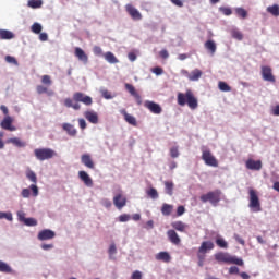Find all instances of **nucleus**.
<instances>
[{"label":"nucleus","instance_id":"obj_1","mask_svg":"<svg viewBox=\"0 0 279 279\" xmlns=\"http://www.w3.org/2000/svg\"><path fill=\"white\" fill-rule=\"evenodd\" d=\"M177 101L179 106H186L187 104L191 110L197 109V106H198L197 98L195 97V95L191 89H187L185 94L179 93L177 96Z\"/></svg>","mask_w":279,"mask_h":279},{"label":"nucleus","instance_id":"obj_38","mask_svg":"<svg viewBox=\"0 0 279 279\" xmlns=\"http://www.w3.org/2000/svg\"><path fill=\"white\" fill-rule=\"evenodd\" d=\"M267 12L269 14H271L272 16H279V5L278 4H274L271 7L267 8Z\"/></svg>","mask_w":279,"mask_h":279},{"label":"nucleus","instance_id":"obj_35","mask_svg":"<svg viewBox=\"0 0 279 279\" xmlns=\"http://www.w3.org/2000/svg\"><path fill=\"white\" fill-rule=\"evenodd\" d=\"M218 88L219 90H221L222 93H230L232 90V87H230V85H228V83L220 81L218 83Z\"/></svg>","mask_w":279,"mask_h":279},{"label":"nucleus","instance_id":"obj_64","mask_svg":"<svg viewBox=\"0 0 279 279\" xmlns=\"http://www.w3.org/2000/svg\"><path fill=\"white\" fill-rule=\"evenodd\" d=\"M229 274H239V267H236V266H231L230 268H229Z\"/></svg>","mask_w":279,"mask_h":279},{"label":"nucleus","instance_id":"obj_46","mask_svg":"<svg viewBox=\"0 0 279 279\" xmlns=\"http://www.w3.org/2000/svg\"><path fill=\"white\" fill-rule=\"evenodd\" d=\"M108 254H109L110 258H112V256H114V254H117V245L114 243L110 244Z\"/></svg>","mask_w":279,"mask_h":279},{"label":"nucleus","instance_id":"obj_15","mask_svg":"<svg viewBox=\"0 0 279 279\" xmlns=\"http://www.w3.org/2000/svg\"><path fill=\"white\" fill-rule=\"evenodd\" d=\"M245 166L246 169H250L251 171H260L263 169V161L248 159L246 160Z\"/></svg>","mask_w":279,"mask_h":279},{"label":"nucleus","instance_id":"obj_40","mask_svg":"<svg viewBox=\"0 0 279 279\" xmlns=\"http://www.w3.org/2000/svg\"><path fill=\"white\" fill-rule=\"evenodd\" d=\"M22 221H24L25 226H38V220H36V218H22Z\"/></svg>","mask_w":279,"mask_h":279},{"label":"nucleus","instance_id":"obj_10","mask_svg":"<svg viewBox=\"0 0 279 279\" xmlns=\"http://www.w3.org/2000/svg\"><path fill=\"white\" fill-rule=\"evenodd\" d=\"M113 204L116 208H118V210H122L123 208H125V206H128V197L123 195V192L117 193L113 196Z\"/></svg>","mask_w":279,"mask_h":279},{"label":"nucleus","instance_id":"obj_12","mask_svg":"<svg viewBox=\"0 0 279 279\" xmlns=\"http://www.w3.org/2000/svg\"><path fill=\"white\" fill-rule=\"evenodd\" d=\"M125 90H128V93H130V95L132 97H134L137 106H142L143 105V98L141 97V94H138V92H136V88L134 87V85L126 83L124 85Z\"/></svg>","mask_w":279,"mask_h":279},{"label":"nucleus","instance_id":"obj_21","mask_svg":"<svg viewBox=\"0 0 279 279\" xmlns=\"http://www.w3.org/2000/svg\"><path fill=\"white\" fill-rule=\"evenodd\" d=\"M62 130L66 132L68 136H72V137L77 136V129L71 123H63Z\"/></svg>","mask_w":279,"mask_h":279},{"label":"nucleus","instance_id":"obj_56","mask_svg":"<svg viewBox=\"0 0 279 279\" xmlns=\"http://www.w3.org/2000/svg\"><path fill=\"white\" fill-rule=\"evenodd\" d=\"M5 62H9V64H19V62L16 61V58H14L12 56H7Z\"/></svg>","mask_w":279,"mask_h":279},{"label":"nucleus","instance_id":"obj_8","mask_svg":"<svg viewBox=\"0 0 279 279\" xmlns=\"http://www.w3.org/2000/svg\"><path fill=\"white\" fill-rule=\"evenodd\" d=\"M73 99L76 104H84V106H93V98L90 96H86L82 92H76L73 94Z\"/></svg>","mask_w":279,"mask_h":279},{"label":"nucleus","instance_id":"obj_24","mask_svg":"<svg viewBox=\"0 0 279 279\" xmlns=\"http://www.w3.org/2000/svg\"><path fill=\"white\" fill-rule=\"evenodd\" d=\"M210 250H215V243H213L210 241L203 242L198 248V251L201 253H205V254H208V252H210Z\"/></svg>","mask_w":279,"mask_h":279},{"label":"nucleus","instance_id":"obj_57","mask_svg":"<svg viewBox=\"0 0 279 279\" xmlns=\"http://www.w3.org/2000/svg\"><path fill=\"white\" fill-rule=\"evenodd\" d=\"M186 213V208H184V206H179L178 208H177V215H178V217H182V215H184Z\"/></svg>","mask_w":279,"mask_h":279},{"label":"nucleus","instance_id":"obj_11","mask_svg":"<svg viewBox=\"0 0 279 279\" xmlns=\"http://www.w3.org/2000/svg\"><path fill=\"white\" fill-rule=\"evenodd\" d=\"M144 107L153 114H162V107L158 102L146 100Z\"/></svg>","mask_w":279,"mask_h":279},{"label":"nucleus","instance_id":"obj_28","mask_svg":"<svg viewBox=\"0 0 279 279\" xmlns=\"http://www.w3.org/2000/svg\"><path fill=\"white\" fill-rule=\"evenodd\" d=\"M14 38V33L8 29H0V40H12Z\"/></svg>","mask_w":279,"mask_h":279},{"label":"nucleus","instance_id":"obj_20","mask_svg":"<svg viewBox=\"0 0 279 279\" xmlns=\"http://www.w3.org/2000/svg\"><path fill=\"white\" fill-rule=\"evenodd\" d=\"M80 180L85 184V186L92 187L93 186V179L88 175V172L81 170L78 172Z\"/></svg>","mask_w":279,"mask_h":279},{"label":"nucleus","instance_id":"obj_2","mask_svg":"<svg viewBox=\"0 0 279 279\" xmlns=\"http://www.w3.org/2000/svg\"><path fill=\"white\" fill-rule=\"evenodd\" d=\"M215 260H217V263H226L227 265H239V267H243L244 265L243 259L223 252L216 253Z\"/></svg>","mask_w":279,"mask_h":279},{"label":"nucleus","instance_id":"obj_29","mask_svg":"<svg viewBox=\"0 0 279 279\" xmlns=\"http://www.w3.org/2000/svg\"><path fill=\"white\" fill-rule=\"evenodd\" d=\"M7 143H11L15 147H26L27 143L21 141L19 137H11L7 141Z\"/></svg>","mask_w":279,"mask_h":279},{"label":"nucleus","instance_id":"obj_43","mask_svg":"<svg viewBox=\"0 0 279 279\" xmlns=\"http://www.w3.org/2000/svg\"><path fill=\"white\" fill-rule=\"evenodd\" d=\"M31 29L33 34H40V32H43V25H40L39 23H34Z\"/></svg>","mask_w":279,"mask_h":279},{"label":"nucleus","instance_id":"obj_44","mask_svg":"<svg viewBox=\"0 0 279 279\" xmlns=\"http://www.w3.org/2000/svg\"><path fill=\"white\" fill-rule=\"evenodd\" d=\"M219 12H221V14H223L225 16H230L232 14V9L228 7H220Z\"/></svg>","mask_w":279,"mask_h":279},{"label":"nucleus","instance_id":"obj_30","mask_svg":"<svg viewBox=\"0 0 279 279\" xmlns=\"http://www.w3.org/2000/svg\"><path fill=\"white\" fill-rule=\"evenodd\" d=\"M202 70L195 69L190 73V82H197L202 77Z\"/></svg>","mask_w":279,"mask_h":279},{"label":"nucleus","instance_id":"obj_7","mask_svg":"<svg viewBox=\"0 0 279 279\" xmlns=\"http://www.w3.org/2000/svg\"><path fill=\"white\" fill-rule=\"evenodd\" d=\"M202 160H204L207 167H219V161L208 149L202 148Z\"/></svg>","mask_w":279,"mask_h":279},{"label":"nucleus","instance_id":"obj_4","mask_svg":"<svg viewBox=\"0 0 279 279\" xmlns=\"http://www.w3.org/2000/svg\"><path fill=\"white\" fill-rule=\"evenodd\" d=\"M201 202L206 204L209 202L211 206H217L221 202V190H215L201 195Z\"/></svg>","mask_w":279,"mask_h":279},{"label":"nucleus","instance_id":"obj_17","mask_svg":"<svg viewBox=\"0 0 279 279\" xmlns=\"http://www.w3.org/2000/svg\"><path fill=\"white\" fill-rule=\"evenodd\" d=\"M167 236L173 245H180L182 243V240L180 239V235H178V232L175 230L170 229L167 231Z\"/></svg>","mask_w":279,"mask_h":279},{"label":"nucleus","instance_id":"obj_59","mask_svg":"<svg viewBox=\"0 0 279 279\" xmlns=\"http://www.w3.org/2000/svg\"><path fill=\"white\" fill-rule=\"evenodd\" d=\"M234 239L238 243H240V245H245V240H243V238H241L239 234H234Z\"/></svg>","mask_w":279,"mask_h":279},{"label":"nucleus","instance_id":"obj_13","mask_svg":"<svg viewBox=\"0 0 279 279\" xmlns=\"http://www.w3.org/2000/svg\"><path fill=\"white\" fill-rule=\"evenodd\" d=\"M14 123V119L10 116H5L1 121L0 126L2 130H8L9 132H16V126L12 125Z\"/></svg>","mask_w":279,"mask_h":279},{"label":"nucleus","instance_id":"obj_9","mask_svg":"<svg viewBox=\"0 0 279 279\" xmlns=\"http://www.w3.org/2000/svg\"><path fill=\"white\" fill-rule=\"evenodd\" d=\"M262 77L264 82H270L271 84H276V76H274V71L269 65L262 66Z\"/></svg>","mask_w":279,"mask_h":279},{"label":"nucleus","instance_id":"obj_45","mask_svg":"<svg viewBox=\"0 0 279 279\" xmlns=\"http://www.w3.org/2000/svg\"><path fill=\"white\" fill-rule=\"evenodd\" d=\"M147 195L151 197V199H158V191L154 187L147 191Z\"/></svg>","mask_w":279,"mask_h":279},{"label":"nucleus","instance_id":"obj_55","mask_svg":"<svg viewBox=\"0 0 279 279\" xmlns=\"http://www.w3.org/2000/svg\"><path fill=\"white\" fill-rule=\"evenodd\" d=\"M29 189L33 193V197H38V186L36 184H32Z\"/></svg>","mask_w":279,"mask_h":279},{"label":"nucleus","instance_id":"obj_53","mask_svg":"<svg viewBox=\"0 0 279 279\" xmlns=\"http://www.w3.org/2000/svg\"><path fill=\"white\" fill-rule=\"evenodd\" d=\"M93 51H94V54H95V56H104V50H102L101 47H99V46H95V47L93 48Z\"/></svg>","mask_w":279,"mask_h":279},{"label":"nucleus","instance_id":"obj_6","mask_svg":"<svg viewBox=\"0 0 279 279\" xmlns=\"http://www.w3.org/2000/svg\"><path fill=\"white\" fill-rule=\"evenodd\" d=\"M35 158L41 162L51 160L56 156V151L51 148H37L34 150Z\"/></svg>","mask_w":279,"mask_h":279},{"label":"nucleus","instance_id":"obj_39","mask_svg":"<svg viewBox=\"0 0 279 279\" xmlns=\"http://www.w3.org/2000/svg\"><path fill=\"white\" fill-rule=\"evenodd\" d=\"M235 14L240 17V19H247V11L243 8H235Z\"/></svg>","mask_w":279,"mask_h":279},{"label":"nucleus","instance_id":"obj_31","mask_svg":"<svg viewBox=\"0 0 279 279\" xmlns=\"http://www.w3.org/2000/svg\"><path fill=\"white\" fill-rule=\"evenodd\" d=\"M205 49H207V51H209L211 56H214V53L217 51V44L209 39L205 43Z\"/></svg>","mask_w":279,"mask_h":279},{"label":"nucleus","instance_id":"obj_19","mask_svg":"<svg viewBox=\"0 0 279 279\" xmlns=\"http://www.w3.org/2000/svg\"><path fill=\"white\" fill-rule=\"evenodd\" d=\"M81 162L84 165V167H87V169H95V161H93V158L89 154L82 155Z\"/></svg>","mask_w":279,"mask_h":279},{"label":"nucleus","instance_id":"obj_50","mask_svg":"<svg viewBox=\"0 0 279 279\" xmlns=\"http://www.w3.org/2000/svg\"><path fill=\"white\" fill-rule=\"evenodd\" d=\"M130 219H131V217L128 214H122V215L119 216V221L121 223H125V221H130Z\"/></svg>","mask_w":279,"mask_h":279},{"label":"nucleus","instance_id":"obj_32","mask_svg":"<svg viewBox=\"0 0 279 279\" xmlns=\"http://www.w3.org/2000/svg\"><path fill=\"white\" fill-rule=\"evenodd\" d=\"M173 213V205H169L167 203H165L161 207V214L165 217H169V215H171Z\"/></svg>","mask_w":279,"mask_h":279},{"label":"nucleus","instance_id":"obj_51","mask_svg":"<svg viewBox=\"0 0 279 279\" xmlns=\"http://www.w3.org/2000/svg\"><path fill=\"white\" fill-rule=\"evenodd\" d=\"M101 205L105 206V208H112V202H110L108 198H102Z\"/></svg>","mask_w":279,"mask_h":279},{"label":"nucleus","instance_id":"obj_63","mask_svg":"<svg viewBox=\"0 0 279 279\" xmlns=\"http://www.w3.org/2000/svg\"><path fill=\"white\" fill-rule=\"evenodd\" d=\"M29 195H31L29 189L22 190V197L27 198L29 197Z\"/></svg>","mask_w":279,"mask_h":279},{"label":"nucleus","instance_id":"obj_36","mask_svg":"<svg viewBox=\"0 0 279 279\" xmlns=\"http://www.w3.org/2000/svg\"><path fill=\"white\" fill-rule=\"evenodd\" d=\"M26 178H27V180L33 182V184H36V182H38V178L36 177V172L35 171L27 170L26 171Z\"/></svg>","mask_w":279,"mask_h":279},{"label":"nucleus","instance_id":"obj_33","mask_svg":"<svg viewBox=\"0 0 279 279\" xmlns=\"http://www.w3.org/2000/svg\"><path fill=\"white\" fill-rule=\"evenodd\" d=\"M27 7L33 10H38V8H43V0H28Z\"/></svg>","mask_w":279,"mask_h":279},{"label":"nucleus","instance_id":"obj_47","mask_svg":"<svg viewBox=\"0 0 279 279\" xmlns=\"http://www.w3.org/2000/svg\"><path fill=\"white\" fill-rule=\"evenodd\" d=\"M171 158H178L180 156V150H178V146L170 148Z\"/></svg>","mask_w":279,"mask_h":279},{"label":"nucleus","instance_id":"obj_62","mask_svg":"<svg viewBox=\"0 0 279 279\" xmlns=\"http://www.w3.org/2000/svg\"><path fill=\"white\" fill-rule=\"evenodd\" d=\"M271 114L274 117H279V105L275 106L272 109H271Z\"/></svg>","mask_w":279,"mask_h":279},{"label":"nucleus","instance_id":"obj_14","mask_svg":"<svg viewBox=\"0 0 279 279\" xmlns=\"http://www.w3.org/2000/svg\"><path fill=\"white\" fill-rule=\"evenodd\" d=\"M125 10H126L128 14L131 15V19H133V21H141L143 19V15L141 14L138 9L134 8V5L126 4Z\"/></svg>","mask_w":279,"mask_h":279},{"label":"nucleus","instance_id":"obj_26","mask_svg":"<svg viewBox=\"0 0 279 279\" xmlns=\"http://www.w3.org/2000/svg\"><path fill=\"white\" fill-rule=\"evenodd\" d=\"M171 227L177 230L178 232H186V228H189V225L182 222V221H174L171 223Z\"/></svg>","mask_w":279,"mask_h":279},{"label":"nucleus","instance_id":"obj_37","mask_svg":"<svg viewBox=\"0 0 279 279\" xmlns=\"http://www.w3.org/2000/svg\"><path fill=\"white\" fill-rule=\"evenodd\" d=\"M163 184L167 195H173V181H165Z\"/></svg>","mask_w":279,"mask_h":279},{"label":"nucleus","instance_id":"obj_3","mask_svg":"<svg viewBox=\"0 0 279 279\" xmlns=\"http://www.w3.org/2000/svg\"><path fill=\"white\" fill-rule=\"evenodd\" d=\"M248 208H251L253 213H260V210H263L258 192L252 187L248 189Z\"/></svg>","mask_w":279,"mask_h":279},{"label":"nucleus","instance_id":"obj_41","mask_svg":"<svg viewBox=\"0 0 279 279\" xmlns=\"http://www.w3.org/2000/svg\"><path fill=\"white\" fill-rule=\"evenodd\" d=\"M216 245H218V247H221L222 250H228V242H226L223 238H218L216 240Z\"/></svg>","mask_w":279,"mask_h":279},{"label":"nucleus","instance_id":"obj_34","mask_svg":"<svg viewBox=\"0 0 279 279\" xmlns=\"http://www.w3.org/2000/svg\"><path fill=\"white\" fill-rule=\"evenodd\" d=\"M0 272L1 274H12V267L8 263L0 260Z\"/></svg>","mask_w":279,"mask_h":279},{"label":"nucleus","instance_id":"obj_54","mask_svg":"<svg viewBox=\"0 0 279 279\" xmlns=\"http://www.w3.org/2000/svg\"><path fill=\"white\" fill-rule=\"evenodd\" d=\"M101 95H102L104 99H112V94L110 92H108V89H102Z\"/></svg>","mask_w":279,"mask_h":279},{"label":"nucleus","instance_id":"obj_52","mask_svg":"<svg viewBox=\"0 0 279 279\" xmlns=\"http://www.w3.org/2000/svg\"><path fill=\"white\" fill-rule=\"evenodd\" d=\"M131 279H143V272H141V270H135L132 274Z\"/></svg>","mask_w":279,"mask_h":279},{"label":"nucleus","instance_id":"obj_42","mask_svg":"<svg viewBox=\"0 0 279 279\" xmlns=\"http://www.w3.org/2000/svg\"><path fill=\"white\" fill-rule=\"evenodd\" d=\"M197 258H198V267H204V262L206 260V253H202L198 251Z\"/></svg>","mask_w":279,"mask_h":279},{"label":"nucleus","instance_id":"obj_27","mask_svg":"<svg viewBox=\"0 0 279 279\" xmlns=\"http://www.w3.org/2000/svg\"><path fill=\"white\" fill-rule=\"evenodd\" d=\"M105 60L109 62V64H119V59L112 53L111 51H108L102 54Z\"/></svg>","mask_w":279,"mask_h":279},{"label":"nucleus","instance_id":"obj_60","mask_svg":"<svg viewBox=\"0 0 279 279\" xmlns=\"http://www.w3.org/2000/svg\"><path fill=\"white\" fill-rule=\"evenodd\" d=\"M153 73H155V75H162L163 70H162V68L157 66V68L153 69Z\"/></svg>","mask_w":279,"mask_h":279},{"label":"nucleus","instance_id":"obj_61","mask_svg":"<svg viewBox=\"0 0 279 279\" xmlns=\"http://www.w3.org/2000/svg\"><path fill=\"white\" fill-rule=\"evenodd\" d=\"M65 108H73V100L71 98H66L64 100Z\"/></svg>","mask_w":279,"mask_h":279},{"label":"nucleus","instance_id":"obj_5","mask_svg":"<svg viewBox=\"0 0 279 279\" xmlns=\"http://www.w3.org/2000/svg\"><path fill=\"white\" fill-rule=\"evenodd\" d=\"M41 84L44 85H37L36 86V92L38 95H48V97L53 96V90H49L47 86H51L53 84V81H51L50 75H43L41 76Z\"/></svg>","mask_w":279,"mask_h":279},{"label":"nucleus","instance_id":"obj_25","mask_svg":"<svg viewBox=\"0 0 279 279\" xmlns=\"http://www.w3.org/2000/svg\"><path fill=\"white\" fill-rule=\"evenodd\" d=\"M155 258L156 260H161L162 263H171V255L169 252H159Z\"/></svg>","mask_w":279,"mask_h":279},{"label":"nucleus","instance_id":"obj_18","mask_svg":"<svg viewBox=\"0 0 279 279\" xmlns=\"http://www.w3.org/2000/svg\"><path fill=\"white\" fill-rule=\"evenodd\" d=\"M84 117L89 123H93V125H97V123H99V114L95 111H85Z\"/></svg>","mask_w":279,"mask_h":279},{"label":"nucleus","instance_id":"obj_23","mask_svg":"<svg viewBox=\"0 0 279 279\" xmlns=\"http://www.w3.org/2000/svg\"><path fill=\"white\" fill-rule=\"evenodd\" d=\"M74 56H75L81 62H84V64H87V63H88V56L86 54V52L83 51L82 48L76 47V48H75Z\"/></svg>","mask_w":279,"mask_h":279},{"label":"nucleus","instance_id":"obj_58","mask_svg":"<svg viewBox=\"0 0 279 279\" xmlns=\"http://www.w3.org/2000/svg\"><path fill=\"white\" fill-rule=\"evenodd\" d=\"M78 125H80L81 130H86V126H87L86 120H84V118H80Z\"/></svg>","mask_w":279,"mask_h":279},{"label":"nucleus","instance_id":"obj_48","mask_svg":"<svg viewBox=\"0 0 279 279\" xmlns=\"http://www.w3.org/2000/svg\"><path fill=\"white\" fill-rule=\"evenodd\" d=\"M0 219H7L8 221H12V213L0 211Z\"/></svg>","mask_w":279,"mask_h":279},{"label":"nucleus","instance_id":"obj_22","mask_svg":"<svg viewBox=\"0 0 279 279\" xmlns=\"http://www.w3.org/2000/svg\"><path fill=\"white\" fill-rule=\"evenodd\" d=\"M120 112H121V114H123L126 123H129L130 125H133L134 128H136V125H138L136 118L134 116L128 113V111L125 109H122Z\"/></svg>","mask_w":279,"mask_h":279},{"label":"nucleus","instance_id":"obj_16","mask_svg":"<svg viewBox=\"0 0 279 279\" xmlns=\"http://www.w3.org/2000/svg\"><path fill=\"white\" fill-rule=\"evenodd\" d=\"M54 238H56V232H53L52 230H49V229L41 230L37 235V239L39 241H49Z\"/></svg>","mask_w":279,"mask_h":279},{"label":"nucleus","instance_id":"obj_49","mask_svg":"<svg viewBox=\"0 0 279 279\" xmlns=\"http://www.w3.org/2000/svg\"><path fill=\"white\" fill-rule=\"evenodd\" d=\"M232 36H233V38H235L236 40H243V33H242V32L233 31V32H232Z\"/></svg>","mask_w":279,"mask_h":279}]
</instances>
